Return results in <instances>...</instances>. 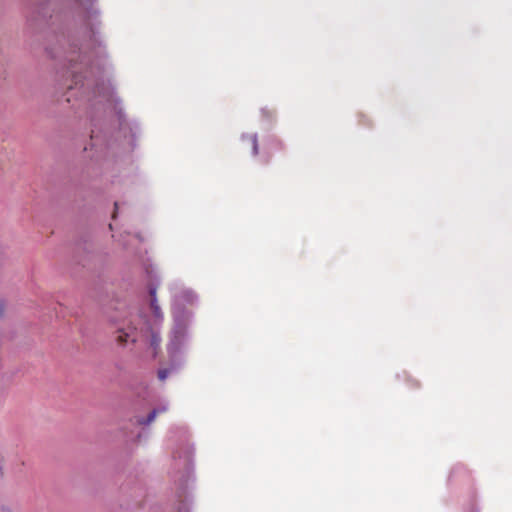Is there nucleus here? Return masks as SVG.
Instances as JSON below:
<instances>
[{
    "label": "nucleus",
    "mask_w": 512,
    "mask_h": 512,
    "mask_svg": "<svg viewBox=\"0 0 512 512\" xmlns=\"http://www.w3.org/2000/svg\"><path fill=\"white\" fill-rule=\"evenodd\" d=\"M156 287L150 286L149 288V295H150V307L155 317L159 318L162 317L161 308L157 303L156 298Z\"/></svg>",
    "instance_id": "nucleus-1"
},
{
    "label": "nucleus",
    "mask_w": 512,
    "mask_h": 512,
    "mask_svg": "<svg viewBox=\"0 0 512 512\" xmlns=\"http://www.w3.org/2000/svg\"><path fill=\"white\" fill-rule=\"evenodd\" d=\"M166 411H167V407H166V406H163V407H160V408L154 409V410H152V411L149 413V415H148V417H147L146 419H139V420H138V423H139L140 425H148V424L152 423V422L155 420V418H156V416H157L158 414H160V413H164V412H166Z\"/></svg>",
    "instance_id": "nucleus-2"
},
{
    "label": "nucleus",
    "mask_w": 512,
    "mask_h": 512,
    "mask_svg": "<svg viewBox=\"0 0 512 512\" xmlns=\"http://www.w3.org/2000/svg\"><path fill=\"white\" fill-rule=\"evenodd\" d=\"M243 141L250 145L254 156L258 154V142L256 135H246L243 137Z\"/></svg>",
    "instance_id": "nucleus-3"
},
{
    "label": "nucleus",
    "mask_w": 512,
    "mask_h": 512,
    "mask_svg": "<svg viewBox=\"0 0 512 512\" xmlns=\"http://www.w3.org/2000/svg\"><path fill=\"white\" fill-rule=\"evenodd\" d=\"M130 339L132 342L135 341L134 338H131V335L129 333H127L123 330L118 331V336H117L116 340L120 345H125Z\"/></svg>",
    "instance_id": "nucleus-4"
},
{
    "label": "nucleus",
    "mask_w": 512,
    "mask_h": 512,
    "mask_svg": "<svg viewBox=\"0 0 512 512\" xmlns=\"http://www.w3.org/2000/svg\"><path fill=\"white\" fill-rule=\"evenodd\" d=\"M160 343H161V337L157 333L153 332L151 334L150 344L155 349V353L157 352V349L159 348Z\"/></svg>",
    "instance_id": "nucleus-5"
},
{
    "label": "nucleus",
    "mask_w": 512,
    "mask_h": 512,
    "mask_svg": "<svg viewBox=\"0 0 512 512\" xmlns=\"http://www.w3.org/2000/svg\"><path fill=\"white\" fill-rule=\"evenodd\" d=\"M169 373H170V369H167V368L160 369L158 371V378H159V380L160 381H164L168 377Z\"/></svg>",
    "instance_id": "nucleus-6"
},
{
    "label": "nucleus",
    "mask_w": 512,
    "mask_h": 512,
    "mask_svg": "<svg viewBox=\"0 0 512 512\" xmlns=\"http://www.w3.org/2000/svg\"><path fill=\"white\" fill-rule=\"evenodd\" d=\"M3 310H4L3 305L0 304V316L3 314Z\"/></svg>",
    "instance_id": "nucleus-7"
}]
</instances>
